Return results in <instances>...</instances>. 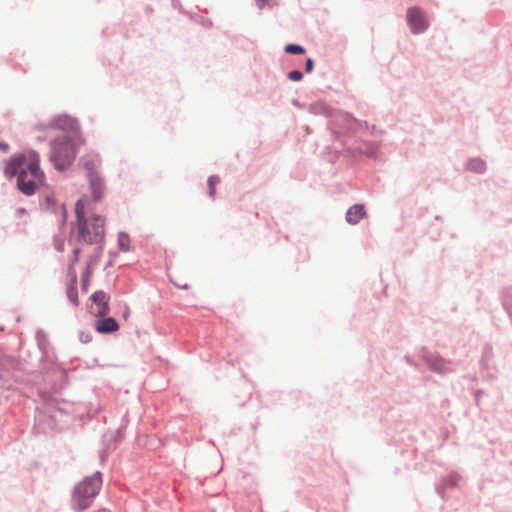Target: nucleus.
Returning a JSON list of instances; mask_svg holds the SVG:
<instances>
[{
	"mask_svg": "<svg viewBox=\"0 0 512 512\" xmlns=\"http://www.w3.org/2000/svg\"><path fill=\"white\" fill-rule=\"evenodd\" d=\"M75 216L78 234L84 242L93 244L104 239V219L93 213L91 201L86 196L76 202Z\"/></svg>",
	"mask_w": 512,
	"mask_h": 512,
	"instance_id": "nucleus-1",
	"label": "nucleus"
},
{
	"mask_svg": "<svg viewBox=\"0 0 512 512\" xmlns=\"http://www.w3.org/2000/svg\"><path fill=\"white\" fill-rule=\"evenodd\" d=\"M102 479L100 473H96L79 482L72 494V508L76 512H81L90 507L94 498L101 489Z\"/></svg>",
	"mask_w": 512,
	"mask_h": 512,
	"instance_id": "nucleus-2",
	"label": "nucleus"
},
{
	"mask_svg": "<svg viewBox=\"0 0 512 512\" xmlns=\"http://www.w3.org/2000/svg\"><path fill=\"white\" fill-rule=\"evenodd\" d=\"M77 138L61 137L52 142L50 160L57 170L67 169L75 160Z\"/></svg>",
	"mask_w": 512,
	"mask_h": 512,
	"instance_id": "nucleus-3",
	"label": "nucleus"
},
{
	"mask_svg": "<svg viewBox=\"0 0 512 512\" xmlns=\"http://www.w3.org/2000/svg\"><path fill=\"white\" fill-rule=\"evenodd\" d=\"M39 155L35 151H26L21 154H16L10 158L6 167L5 174L8 177L19 176L21 171L26 173L40 169Z\"/></svg>",
	"mask_w": 512,
	"mask_h": 512,
	"instance_id": "nucleus-4",
	"label": "nucleus"
},
{
	"mask_svg": "<svg viewBox=\"0 0 512 512\" xmlns=\"http://www.w3.org/2000/svg\"><path fill=\"white\" fill-rule=\"evenodd\" d=\"M100 166V159L98 157L87 159L84 161V168L89 182V188L92 193L91 206L93 203L100 201L105 194V184L98 173L97 169ZM90 201V199H88Z\"/></svg>",
	"mask_w": 512,
	"mask_h": 512,
	"instance_id": "nucleus-5",
	"label": "nucleus"
},
{
	"mask_svg": "<svg viewBox=\"0 0 512 512\" xmlns=\"http://www.w3.org/2000/svg\"><path fill=\"white\" fill-rule=\"evenodd\" d=\"M44 181L45 175L41 169L28 173L22 170L17 176V187L23 194L31 196L44 184Z\"/></svg>",
	"mask_w": 512,
	"mask_h": 512,
	"instance_id": "nucleus-6",
	"label": "nucleus"
},
{
	"mask_svg": "<svg viewBox=\"0 0 512 512\" xmlns=\"http://www.w3.org/2000/svg\"><path fill=\"white\" fill-rule=\"evenodd\" d=\"M37 128L41 131L46 129L60 130L65 133L63 137L78 138L77 122L67 115H59L53 118L48 125H39Z\"/></svg>",
	"mask_w": 512,
	"mask_h": 512,
	"instance_id": "nucleus-7",
	"label": "nucleus"
},
{
	"mask_svg": "<svg viewBox=\"0 0 512 512\" xmlns=\"http://www.w3.org/2000/svg\"><path fill=\"white\" fill-rule=\"evenodd\" d=\"M79 255H80V249L75 248L73 250V258L69 264L68 273H67L68 284H67L66 293H67V297L70 300V302L75 306H77L79 304V300H78V293H77V273H76L74 266L79 260Z\"/></svg>",
	"mask_w": 512,
	"mask_h": 512,
	"instance_id": "nucleus-8",
	"label": "nucleus"
},
{
	"mask_svg": "<svg viewBox=\"0 0 512 512\" xmlns=\"http://www.w3.org/2000/svg\"><path fill=\"white\" fill-rule=\"evenodd\" d=\"M407 22L414 34L423 32L428 27V21L424 12L418 7H411L407 10Z\"/></svg>",
	"mask_w": 512,
	"mask_h": 512,
	"instance_id": "nucleus-9",
	"label": "nucleus"
},
{
	"mask_svg": "<svg viewBox=\"0 0 512 512\" xmlns=\"http://www.w3.org/2000/svg\"><path fill=\"white\" fill-rule=\"evenodd\" d=\"M95 306L91 307L92 313L97 317H102L109 312V297L103 291H96L91 296Z\"/></svg>",
	"mask_w": 512,
	"mask_h": 512,
	"instance_id": "nucleus-10",
	"label": "nucleus"
},
{
	"mask_svg": "<svg viewBox=\"0 0 512 512\" xmlns=\"http://www.w3.org/2000/svg\"><path fill=\"white\" fill-rule=\"evenodd\" d=\"M101 257V251L99 248H95L94 252L89 256L85 269L82 273V288L87 290L90 278L93 274L95 266L98 264Z\"/></svg>",
	"mask_w": 512,
	"mask_h": 512,
	"instance_id": "nucleus-11",
	"label": "nucleus"
},
{
	"mask_svg": "<svg viewBox=\"0 0 512 512\" xmlns=\"http://www.w3.org/2000/svg\"><path fill=\"white\" fill-rule=\"evenodd\" d=\"M366 216L365 206L362 204H355L351 206L346 212V221L349 224L355 225Z\"/></svg>",
	"mask_w": 512,
	"mask_h": 512,
	"instance_id": "nucleus-12",
	"label": "nucleus"
},
{
	"mask_svg": "<svg viewBox=\"0 0 512 512\" xmlns=\"http://www.w3.org/2000/svg\"><path fill=\"white\" fill-rule=\"evenodd\" d=\"M95 328L99 333H112L119 329V325L113 317H107L98 320Z\"/></svg>",
	"mask_w": 512,
	"mask_h": 512,
	"instance_id": "nucleus-13",
	"label": "nucleus"
},
{
	"mask_svg": "<svg viewBox=\"0 0 512 512\" xmlns=\"http://www.w3.org/2000/svg\"><path fill=\"white\" fill-rule=\"evenodd\" d=\"M118 248L122 252H128L131 249V240L128 234L120 232L117 237Z\"/></svg>",
	"mask_w": 512,
	"mask_h": 512,
	"instance_id": "nucleus-14",
	"label": "nucleus"
},
{
	"mask_svg": "<svg viewBox=\"0 0 512 512\" xmlns=\"http://www.w3.org/2000/svg\"><path fill=\"white\" fill-rule=\"evenodd\" d=\"M285 52L290 54H303L305 53V49L300 45L288 44L285 46Z\"/></svg>",
	"mask_w": 512,
	"mask_h": 512,
	"instance_id": "nucleus-15",
	"label": "nucleus"
},
{
	"mask_svg": "<svg viewBox=\"0 0 512 512\" xmlns=\"http://www.w3.org/2000/svg\"><path fill=\"white\" fill-rule=\"evenodd\" d=\"M220 181L218 176H211L208 179L209 195L211 198L215 196V185Z\"/></svg>",
	"mask_w": 512,
	"mask_h": 512,
	"instance_id": "nucleus-16",
	"label": "nucleus"
},
{
	"mask_svg": "<svg viewBox=\"0 0 512 512\" xmlns=\"http://www.w3.org/2000/svg\"><path fill=\"white\" fill-rule=\"evenodd\" d=\"M469 167L474 171L482 172L485 169V164L481 160H471L469 162Z\"/></svg>",
	"mask_w": 512,
	"mask_h": 512,
	"instance_id": "nucleus-17",
	"label": "nucleus"
},
{
	"mask_svg": "<svg viewBox=\"0 0 512 512\" xmlns=\"http://www.w3.org/2000/svg\"><path fill=\"white\" fill-rule=\"evenodd\" d=\"M302 77V73L298 70H294L288 73V78L292 81H300Z\"/></svg>",
	"mask_w": 512,
	"mask_h": 512,
	"instance_id": "nucleus-18",
	"label": "nucleus"
},
{
	"mask_svg": "<svg viewBox=\"0 0 512 512\" xmlns=\"http://www.w3.org/2000/svg\"><path fill=\"white\" fill-rule=\"evenodd\" d=\"M313 61L311 58H308L307 61H306V66H305V70L307 73H310L312 70H313Z\"/></svg>",
	"mask_w": 512,
	"mask_h": 512,
	"instance_id": "nucleus-19",
	"label": "nucleus"
},
{
	"mask_svg": "<svg viewBox=\"0 0 512 512\" xmlns=\"http://www.w3.org/2000/svg\"><path fill=\"white\" fill-rule=\"evenodd\" d=\"M55 247L59 252L64 251V243L62 240H56L55 241Z\"/></svg>",
	"mask_w": 512,
	"mask_h": 512,
	"instance_id": "nucleus-20",
	"label": "nucleus"
},
{
	"mask_svg": "<svg viewBox=\"0 0 512 512\" xmlns=\"http://www.w3.org/2000/svg\"><path fill=\"white\" fill-rule=\"evenodd\" d=\"M80 339L82 342L87 343L91 340V336L89 334L81 333Z\"/></svg>",
	"mask_w": 512,
	"mask_h": 512,
	"instance_id": "nucleus-21",
	"label": "nucleus"
},
{
	"mask_svg": "<svg viewBox=\"0 0 512 512\" xmlns=\"http://www.w3.org/2000/svg\"><path fill=\"white\" fill-rule=\"evenodd\" d=\"M255 2L257 4L258 8L262 9L266 5L267 0H255Z\"/></svg>",
	"mask_w": 512,
	"mask_h": 512,
	"instance_id": "nucleus-22",
	"label": "nucleus"
},
{
	"mask_svg": "<svg viewBox=\"0 0 512 512\" xmlns=\"http://www.w3.org/2000/svg\"><path fill=\"white\" fill-rule=\"evenodd\" d=\"M46 203L50 207V206H52L55 203V201H54V199L52 197H47L46 198Z\"/></svg>",
	"mask_w": 512,
	"mask_h": 512,
	"instance_id": "nucleus-23",
	"label": "nucleus"
},
{
	"mask_svg": "<svg viewBox=\"0 0 512 512\" xmlns=\"http://www.w3.org/2000/svg\"><path fill=\"white\" fill-rule=\"evenodd\" d=\"M0 148L3 150V151H7L9 146L8 144H5V143H0Z\"/></svg>",
	"mask_w": 512,
	"mask_h": 512,
	"instance_id": "nucleus-24",
	"label": "nucleus"
}]
</instances>
